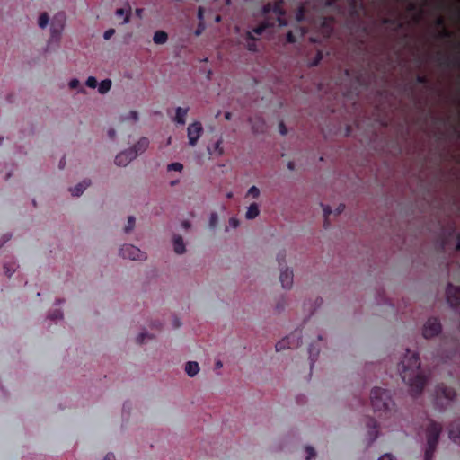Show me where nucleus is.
<instances>
[{
	"label": "nucleus",
	"instance_id": "obj_32",
	"mask_svg": "<svg viewBox=\"0 0 460 460\" xmlns=\"http://www.w3.org/2000/svg\"><path fill=\"white\" fill-rule=\"evenodd\" d=\"M79 80L77 79H72L70 82H69V86L71 88H76L78 85H79Z\"/></svg>",
	"mask_w": 460,
	"mask_h": 460
},
{
	"label": "nucleus",
	"instance_id": "obj_43",
	"mask_svg": "<svg viewBox=\"0 0 460 460\" xmlns=\"http://www.w3.org/2000/svg\"><path fill=\"white\" fill-rule=\"evenodd\" d=\"M232 196H233L232 192H229V193H227V194H226V197H227L228 199L232 198Z\"/></svg>",
	"mask_w": 460,
	"mask_h": 460
},
{
	"label": "nucleus",
	"instance_id": "obj_39",
	"mask_svg": "<svg viewBox=\"0 0 460 460\" xmlns=\"http://www.w3.org/2000/svg\"><path fill=\"white\" fill-rule=\"evenodd\" d=\"M203 29H204V27H203V26H202V27H199V28L196 31L195 34H196L197 36L200 35V34H201V32H202V31H203Z\"/></svg>",
	"mask_w": 460,
	"mask_h": 460
},
{
	"label": "nucleus",
	"instance_id": "obj_34",
	"mask_svg": "<svg viewBox=\"0 0 460 460\" xmlns=\"http://www.w3.org/2000/svg\"><path fill=\"white\" fill-rule=\"evenodd\" d=\"M344 208H345L344 205H343V204H340V205L337 207V208L335 209L334 213H335L336 215H338V214L341 213V212L344 210Z\"/></svg>",
	"mask_w": 460,
	"mask_h": 460
},
{
	"label": "nucleus",
	"instance_id": "obj_49",
	"mask_svg": "<svg viewBox=\"0 0 460 460\" xmlns=\"http://www.w3.org/2000/svg\"><path fill=\"white\" fill-rule=\"evenodd\" d=\"M331 4V1H330V0H328V1H327V4Z\"/></svg>",
	"mask_w": 460,
	"mask_h": 460
},
{
	"label": "nucleus",
	"instance_id": "obj_48",
	"mask_svg": "<svg viewBox=\"0 0 460 460\" xmlns=\"http://www.w3.org/2000/svg\"><path fill=\"white\" fill-rule=\"evenodd\" d=\"M171 143V137L168 138V144Z\"/></svg>",
	"mask_w": 460,
	"mask_h": 460
},
{
	"label": "nucleus",
	"instance_id": "obj_21",
	"mask_svg": "<svg viewBox=\"0 0 460 460\" xmlns=\"http://www.w3.org/2000/svg\"><path fill=\"white\" fill-rule=\"evenodd\" d=\"M88 186L85 182H81L75 188L71 190V192L74 196H79L83 193V191L85 190V188Z\"/></svg>",
	"mask_w": 460,
	"mask_h": 460
},
{
	"label": "nucleus",
	"instance_id": "obj_30",
	"mask_svg": "<svg viewBox=\"0 0 460 460\" xmlns=\"http://www.w3.org/2000/svg\"><path fill=\"white\" fill-rule=\"evenodd\" d=\"M306 451H307V454H308V456L306 457L307 460H310L313 456H314V448L308 447H306Z\"/></svg>",
	"mask_w": 460,
	"mask_h": 460
},
{
	"label": "nucleus",
	"instance_id": "obj_18",
	"mask_svg": "<svg viewBox=\"0 0 460 460\" xmlns=\"http://www.w3.org/2000/svg\"><path fill=\"white\" fill-rule=\"evenodd\" d=\"M98 92L102 94L108 93L111 87V81L110 79L102 80L98 84Z\"/></svg>",
	"mask_w": 460,
	"mask_h": 460
},
{
	"label": "nucleus",
	"instance_id": "obj_29",
	"mask_svg": "<svg viewBox=\"0 0 460 460\" xmlns=\"http://www.w3.org/2000/svg\"><path fill=\"white\" fill-rule=\"evenodd\" d=\"M229 225L232 228H236L239 226V220L235 217H232L229 220Z\"/></svg>",
	"mask_w": 460,
	"mask_h": 460
},
{
	"label": "nucleus",
	"instance_id": "obj_2",
	"mask_svg": "<svg viewBox=\"0 0 460 460\" xmlns=\"http://www.w3.org/2000/svg\"><path fill=\"white\" fill-rule=\"evenodd\" d=\"M266 21L261 25L253 29L252 31H249L247 36L249 39L254 40L252 33L260 35L266 28L275 26L278 23L279 27H284L287 25V22L284 19V13L279 4H275L273 7L267 6L263 9Z\"/></svg>",
	"mask_w": 460,
	"mask_h": 460
},
{
	"label": "nucleus",
	"instance_id": "obj_3",
	"mask_svg": "<svg viewBox=\"0 0 460 460\" xmlns=\"http://www.w3.org/2000/svg\"><path fill=\"white\" fill-rule=\"evenodd\" d=\"M203 127L199 121L190 123L187 128L188 142L190 146H195L202 136Z\"/></svg>",
	"mask_w": 460,
	"mask_h": 460
},
{
	"label": "nucleus",
	"instance_id": "obj_44",
	"mask_svg": "<svg viewBox=\"0 0 460 460\" xmlns=\"http://www.w3.org/2000/svg\"><path fill=\"white\" fill-rule=\"evenodd\" d=\"M226 5L230 4V0H223Z\"/></svg>",
	"mask_w": 460,
	"mask_h": 460
},
{
	"label": "nucleus",
	"instance_id": "obj_7",
	"mask_svg": "<svg viewBox=\"0 0 460 460\" xmlns=\"http://www.w3.org/2000/svg\"><path fill=\"white\" fill-rule=\"evenodd\" d=\"M389 399V396L385 391L376 389L373 391L371 395V402L375 408L380 410L381 405L386 406L385 401Z\"/></svg>",
	"mask_w": 460,
	"mask_h": 460
},
{
	"label": "nucleus",
	"instance_id": "obj_20",
	"mask_svg": "<svg viewBox=\"0 0 460 460\" xmlns=\"http://www.w3.org/2000/svg\"><path fill=\"white\" fill-rule=\"evenodd\" d=\"M260 194H261V191H260L259 188L256 186H252L246 193V198H251V199H256L260 197Z\"/></svg>",
	"mask_w": 460,
	"mask_h": 460
},
{
	"label": "nucleus",
	"instance_id": "obj_9",
	"mask_svg": "<svg viewBox=\"0 0 460 460\" xmlns=\"http://www.w3.org/2000/svg\"><path fill=\"white\" fill-rule=\"evenodd\" d=\"M224 139L223 137H218V138L208 147V152L210 155L219 157L225 154L224 149Z\"/></svg>",
	"mask_w": 460,
	"mask_h": 460
},
{
	"label": "nucleus",
	"instance_id": "obj_41",
	"mask_svg": "<svg viewBox=\"0 0 460 460\" xmlns=\"http://www.w3.org/2000/svg\"><path fill=\"white\" fill-rule=\"evenodd\" d=\"M136 14H137L138 17H141V15H142V9H137V10H136Z\"/></svg>",
	"mask_w": 460,
	"mask_h": 460
},
{
	"label": "nucleus",
	"instance_id": "obj_42",
	"mask_svg": "<svg viewBox=\"0 0 460 460\" xmlns=\"http://www.w3.org/2000/svg\"><path fill=\"white\" fill-rule=\"evenodd\" d=\"M225 117H226V119H231V114L230 113H226Z\"/></svg>",
	"mask_w": 460,
	"mask_h": 460
},
{
	"label": "nucleus",
	"instance_id": "obj_22",
	"mask_svg": "<svg viewBox=\"0 0 460 460\" xmlns=\"http://www.w3.org/2000/svg\"><path fill=\"white\" fill-rule=\"evenodd\" d=\"M49 18L46 13H43L40 15L38 24L40 28L44 29L49 24Z\"/></svg>",
	"mask_w": 460,
	"mask_h": 460
},
{
	"label": "nucleus",
	"instance_id": "obj_47",
	"mask_svg": "<svg viewBox=\"0 0 460 460\" xmlns=\"http://www.w3.org/2000/svg\"><path fill=\"white\" fill-rule=\"evenodd\" d=\"M110 457H113V456H106V460H109V459H110Z\"/></svg>",
	"mask_w": 460,
	"mask_h": 460
},
{
	"label": "nucleus",
	"instance_id": "obj_27",
	"mask_svg": "<svg viewBox=\"0 0 460 460\" xmlns=\"http://www.w3.org/2000/svg\"><path fill=\"white\" fill-rule=\"evenodd\" d=\"M148 142L146 138L141 139L137 146H139L140 151H144L147 147Z\"/></svg>",
	"mask_w": 460,
	"mask_h": 460
},
{
	"label": "nucleus",
	"instance_id": "obj_13",
	"mask_svg": "<svg viewBox=\"0 0 460 460\" xmlns=\"http://www.w3.org/2000/svg\"><path fill=\"white\" fill-rule=\"evenodd\" d=\"M115 14L123 18V24H128L130 22L131 7L127 5L124 8H119L115 12Z\"/></svg>",
	"mask_w": 460,
	"mask_h": 460
},
{
	"label": "nucleus",
	"instance_id": "obj_19",
	"mask_svg": "<svg viewBox=\"0 0 460 460\" xmlns=\"http://www.w3.org/2000/svg\"><path fill=\"white\" fill-rule=\"evenodd\" d=\"M449 437L454 443L460 445V426L452 428L449 431Z\"/></svg>",
	"mask_w": 460,
	"mask_h": 460
},
{
	"label": "nucleus",
	"instance_id": "obj_5",
	"mask_svg": "<svg viewBox=\"0 0 460 460\" xmlns=\"http://www.w3.org/2000/svg\"><path fill=\"white\" fill-rule=\"evenodd\" d=\"M441 332V325L437 319H429L423 326L422 333L426 339H431Z\"/></svg>",
	"mask_w": 460,
	"mask_h": 460
},
{
	"label": "nucleus",
	"instance_id": "obj_1",
	"mask_svg": "<svg viewBox=\"0 0 460 460\" xmlns=\"http://www.w3.org/2000/svg\"><path fill=\"white\" fill-rule=\"evenodd\" d=\"M420 360L414 352L408 351L402 360L399 371L404 383H406L411 393L417 394L423 388L426 376L420 368Z\"/></svg>",
	"mask_w": 460,
	"mask_h": 460
},
{
	"label": "nucleus",
	"instance_id": "obj_45",
	"mask_svg": "<svg viewBox=\"0 0 460 460\" xmlns=\"http://www.w3.org/2000/svg\"><path fill=\"white\" fill-rule=\"evenodd\" d=\"M215 20H216V22H219L221 20L220 16H217Z\"/></svg>",
	"mask_w": 460,
	"mask_h": 460
},
{
	"label": "nucleus",
	"instance_id": "obj_25",
	"mask_svg": "<svg viewBox=\"0 0 460 460\" xmlns=\"http://www.w3.org/2000/svg\"><path fill=\"white\" fill-rule=\"evenodd\" d=\"M86 85L90 88H96L98 86L96 78L93 76H89L86 80Z\"/></svg>",
	"mask_w": 460,
	"mask_h": 460
},
{
	"label": "nucleus",
	"instance_id": "obj_4",
	"mask_svg": "<svg viewBox=\"0 0 460 460\" xmlns=\"http://www.w3.org/2000/svg\"><path fill=\"white\" fill-rule=\"evenodd\" d=\"M441 430V428L438 424H432L429 430V438H428V445L429 447L425 453V460H429L431 452L434 450L438 434Z\"/></svg>",
	"mask_w": 460,
	"mask_h": 460
},
{
	"label": "nucleus",
	"instance_id": "obj_31",
	"mask_svg": "<svg viewBox=\"0 0 460 460\" xmlns=\"http://www.w3.org/2000/svg\"><path fill=\"white\" fill-rule=\"evenodd\" d=\"M332 213H334V211H332L330 207H328V206L323 207V214L325 217H329Z\"/></svg>",
	"mask_w": 460,
	"mask_h": 460
},
{
	"label": "nucleus",
	"instance_id": "obj_16",
	"mask_svg": "<svg viewBox=\"0 0 460 460\" xmlns=\"http://www.w3.org/2000/svg\"><path fill=\"white\" fill-rule=\"evenodd\" d=\"M185 371L190 377L196 376L199 371V364L195 361H190L185 366Z\"/></svg>",
	"mask_w": 460,
	"mask_h": 460
},
{
	"label": "nucleus",
	"instance_id": "obj_15",
	"mask_svg": "<svg viewBox=\"0 0 460 460\" xmlns=\"http://www.w3.org/2000/svg\"><path fill=\"white\" fill-rule=\"evenodd\" d=\"M153 40L157 45H163L167 42L168 35L164 31H157L154 33Z\"/></svg>",
	"mask_w": 460,
	"mask_h": 460
},
{
	"label": "nucleus",
	"instance_id": "obj_23",
	"mask_svg": "<svg viewBox=\"0 0 460 460\" xmlns=\"http://www.w3.org/2000/svg\"><path fill=\"white\" fill-rule=\"evenodd\" d=\"M295 34H298L299 36H302L304 34V31L301 30H296L295 31H291L287 35V40L288 42H295L296 37Z\"/></svg>",
	"mask_w": 460,
	"mask_h": 460
},
{
	"label": "nucleus",
	"instance_id": "obj_14",
	"mask_svg": "<svg viewBox=\"0 0 460 460\" xmlns=\"http://www.w3.org/2000/svg\"><path fill=\"white\" fill-rule=\"evenodd\" d=\"M259 214H260V209H259L258 204L252 203L247 208L246 212H245V217H246V219H249V220L254 219L259 216Z\"/></svg>",
	"mask_w": 460,
	"mask_h": 460
},
{
	"label": "nucleus",
	"instance_id": "obj_11",
	"mask_svg": "<svg viewBox=\"0 0 460 460\" xmlns=\"http://www.w3.org/2000/svg\"><path fill=\"white\" fill-rule=\"evenodd\" d=\"M447 301L452 305L460 304V288L449 286L447 289Z\"/></svg>",
	"mask_w": 460,
	"mask_h": 460
},
{
	"label": "nucleus",
	"instance_id": "obj_17",
	"mask_svg": "<svg viewBox=\"0 0 460 460\" xmlns=\"http://www.w3.org/2000/svg\"><path fill=\"white\" fill-rule=\"evenodd\" d=\"M173 250L178 254H181L185 252V245L181 236L173 237Z\"/></svg>",
	"mask_w": 460,
	"mask_h": 460
},
{
	"label": "nucleus",
	"instance_id": "obj_10",
	"mask_svg": "<svg viewBox=\"0 0 460 460\" xmlns=\"http://www.w3.org/2000/svg\"><path fill=\"white\" fill-rule=\"evenodd\" d=\"M293 271L288 268L282 269L280 271L279 280L284 288H290L293 285Z\"/></svg>",
	"mask_w": 460,
	"mask_h": 460
},
{
	"label": "nucleus",
	"instance_id": "obj_24",
	"mask_svg": "<svg viewBox=\"0 0 460 460\" xmlns=\"http://www.w3.org/2000/svg\"><path fill=\"white\" fill-rule=\"evenodd\" d=\"M167 169L168 171L181 172L183 169V165L181 163H172L168 165Z\"/></svg>",
	"mask_w": 460,
	"mask_h": 460
},
{
	"label": "nucleus",
	"instance_id": "obj_33",
	"mask_svg": "<svg viewBox=\"0 0 460 460\" xmlns=\"http://www.w3.org/2000/svg\"><path fill=\"white\" fill-rule=\"evenodd\" d=\"M378 460H395L391 455L389 454H385L383 456H381Z\"/></svg>",
	"mask_w": 460,
	"mask_h": 460
},
{
	"label": "nucleus",
	"instance_id": "obj_37",
	"mask_svg": "<svg viewBox=\"0 0 460 460\" xmlns=\"http://www.w3.org/2000/svg\"><path fill=\"white\" fill-rule=\"evenodd\" d=\"M130 116L131 118L134 119V120H137V113L136 111H131L130 112Z\"/></svg>",
	"mask_w": 460,
	"mask_h": 460
},
{
	"label": "nucleus",
	"instance_id": "obj_36",
	"mask_svg": "<svg viewBox=\"0 0 460 460\" xmlns=\"http://www.w3.org/2000/svg\"><path fill=\"white\" fill-rule=\"evenodd\" d=\"M198 17H199V19L200 21L203 20V10H202V8L199 9V11H198Z\"/></svg>",
	"mask_w": 460,
	"mask_h": 460
},
{
	"label": "nucleus",
	"instance_id": "obj_6",
	"mask_svg": "<svg viewBox=\"0 0 460 460\" xmlns=\"http://www.w3.org/2000/svg\"><path fill=\"white\" fill-rule=\"evenodd\" d=\"M120 254L123 258L129 260H139L143 257L141 251L131 244L122 246L120 249Z\"/></svg>",
	"mask_w": 460,
	"mask_h": 460
},
{
	"label": "nucleus",
	"instance_id": "obj_38",
	"mask_svg": "<svg viewBox=\"0 0 460 460\" xmlns=\"http://www.w3.org/2000/svg\"><path fill=\"white\" fill-rule=\"evenodd\" d=\"M248 49L251 51H255L256 48H255L254 44H248Z\"/></svg>",
	"mask_w": 460,
	"mask_h": 460
},
{
	"label": "nucleus",
	"instance_id": "obj_26",
	"mask_svg": "<svg viewBox=\"0 0 460 460\" xmlns=\"http://www.w3.org/2000/svg\"><path fill=\"white\" fill-rule=\"evenodd\" d=\"M115 33V30L114 29H109L107 30L104 34H103V38L104 40H110Z\"/></svg>",
	"mask_w": 460,
	"mask_h": 460
},
{
	"label": "nucleus",
	"instance_id": "obj_8",
	"mask_svg": "<svg viewBox=\"0 0 460 460\" xmlns=\"http://www.w3.org/2000/svg\"><path fill=\"white\" fill-rule=\"evenodd\" d=\"M137 155V152L135 150H128L125 152H121L115 158V163L119 166H126Z\"/></svg>",
	"mask_w": 460,
	"mask_h": 460
},
{
	"label": "nucleus",
	"instance_id": "obj_35",
	"mask_svg": "<svg viewBox=\"0 0 460 460\" xmlns=\"http://www.w3.org/2000/svg\"><path fill=\"white\" fill-rule=\"evenodd\" d=\"M296 20H297V21H301V20H303L302 10H299V11H298V13H296Z\"/></svg>",
	"mask_w": 460,
	"mask_h": 460
},
{
	"label": "nucleus",
	"instance_id": "obj_46",
	"mask_svg": "<svg viewBox=\"0 0 460 460\" xmlns=\"http://www.w3.org/2000/svg\"><path fill=\"white\" fill-rule=\"evenodd\" d=\"M217 366L218 367H222L221 362H217Z\"/></svg>",
	"mask_w": 460,
	"mask_h": 460
},
{
	"label": "nucleus",
	"instance_id": "obj_40",
	"mask_svg": "<svg viewBox=\"0 0 460 460\" xmlns=\"http://www.w3.org/2000/svg\"><path fill=\"white\" fill-rule=\"evenodd\" d=\"M453 396H454V393L451 391H449L448 394H446V397H447L449 399L453 398Z\"/></svg>",
	"mask_w": 460,
	"mask_h": 460
},
{
	"label": "nucleus",
	"instance_id": "obj_12",
	"mask_svg": "<svg viewBox=\"0 0 460 460\" xmlns=\"http://www.w3.org/2000/svg\"><path fill=\"white\" fill-rule=\"evenodd\" d=\"M189 111V108L187 107H178L175 110V118L174 121L179 125H184L186 122V117Z\"/></svg>",
	"mask_w": 460,
	"mask_h": 460
},
{
	"label": "nucleus",
	"instance_id": "obj_28",
	"mask_svg": "<svg viewBox=\"0 0 460 460\" xmlns=\"http://www.w3.org/2000/svg\"><path fill=\"white\" fill-rule=\"evenodd\" d=\"M135 219L133 217H128V226L126 227V231H130L134 227Z\"/></svg>",
	"mask_w": 460,
	"mask_h": 460
}]
</instances>
